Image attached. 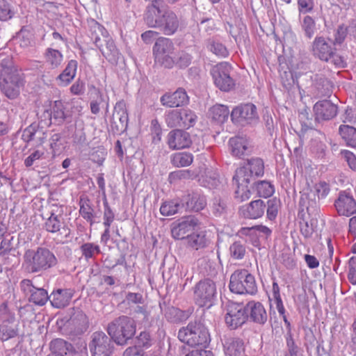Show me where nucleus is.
I'll return each mask as SVG.
<instances>
[{
    "label": "nucleus",
    "instance_id": "f257e3e1",
    "mask_svg": "<svg viewBox=\"0 0 356 356\" xmlns=\"http://www.w3.org/2000/svg\"><path fill=\"white\" fill-rule=\"evenodd\" d=\"M144 20L149 27L158 29L166 35L175 34L179 27L177 15L163 0L152 1L146 7Z\"/></svg>",
    "mask_w": 356,
    "mask_h": 356
},
{
    "label": "nucleus",
    "instance_id": "f03ea898",
    "mask_svg": "<svg viewBox=\"0 0 356 356\" xmlns=\"http://www.w3.org/2000/svg\"><path fill=\"white\" fill-rule=\"evenodd\" d=\"M24 85L23 74L14 65L12 59L7 56L0 63V88L10 99L18 97Z\"/></svg>",
    "mask_w": 356,
    "mask_h": 356
},
{
    "label": "nucleus",
    "instance_id": "7ed1b4c3",
    "mask_svg": "<svg viewBox=\"0 0 356 356\" xmlns=\"http://www.w3.org/2000/svg\"><path fill=\"white\" fill-rule=\"evenodd\" d=\"M107 332L116 344L124 346L136 334V323L133 318L121 315L108 324Z\"/></svg>",
    "mask_w": 356,
    "mask_h": 356
},
{
    "label": "nucleus",
    "instance_id": "20e7f679",
    "mask_svg": "<svg viewBox=\"0 0 356 356\" xmlns=\"http://www.w3.org/2000/svg\"><path fill=\"white\" fill-rule=\"evenodd\" d=\"M57 325L65 334L79 336L87 330L89 322L87 316L81 309L72 307L57 321Z\"/></svg>",
    "mask_w": 356,
    "mask_h": 356
},
{
    "label": "nucleus",
    "instance_id": "39448f33",
    "mask_svg": "<svg viewBox=\"0 0 356 356\" xmlns=\"http://www.w3.org/2000/svg\"><path fill=\"white\" fill-rule=\"evenodd\" d=\"M24 263L29 273H38L45 271L57 264L54 254L46 248L29 249L24 255Z\"/></svg>",
    "mask_w": 356,
    "mask_h": 356
},
{
    "label": "nucleus",
    "instance_id": "423d86ee",
    "mask_svg": "<svg viewBox=\"0 0 356 356\" xmlns=\"http://www.w3.org/2000/svg\"><path fill=\"white\" fill-rule=\"evenodd\" d=\"M179 339L190 346L207 348L211 341L208 329L200 320L190 322L178 332Z\"/></svg>",
    "mask_w": 356,
    "mask_h": 356
},
{
    "label": "nucleus",
    "instance_id": "0eeeda50",
    "mask_svg": "<svg viewBox=\"0 0 356 356\" xmlns=\"http://www.w3.org/2000/svg\"><path fill=\"white\" fill-rule=\"evenodd\" d=\"M231 292L236 294L254 295L257 292V285L254 277L248 270L234 271L229 284Z\"/></svg>",
    "mask_w": 356,
    "mask_h": 356
},
{
    "label": "nucleus",
    "instance_id": "6e6552de",
    "mask_svg": "<svg viewBox=\"0 0 356 356\" xmlns=\"http://www.w3.org/2000/svg\"><path fill=\"white\" fill-rule=\"evenodd\" d=\"M232 65L227 62H221L213 66L210 74L215 86L221 91L229 92L235 87V80L231 76Z\"/></svg>",
    "mask_w": 356,
    "mask_h": 356
},
{
    "label": "nucleus",
    "instance_id": "1a4fd4ad",
    "mask_svg": "<svg viewBox=\"0 0 356 356\" xmlns=\"http://www.w3.org/2000/svg\"><path fill=\"white\" fill-rule=\"evenodd\" d=\"M216 285L210 278L199 281L194 287V299L200 307H211L216 298Z\"/></svg>",
    "mask_w": 356,
    "mask_h": 356
},
{
    "label": "nucleus",
    "instance_id": "9d476101",
    "mask_svg": "<svg viewBox=\"0 0 356 356\" xmlns=\"http://www.w3.org/2000/svg\"><path fill=\"white\" fill-rule=\"evenodd\" d=\"M264 175V162L259 157L248 159L243 166L235 171L234 179H241L243 181L252 183Z\"/></svg>",
    "mask_w": 356,
    "mask_h": 356
},
{
    "label": "nucleus",
    "instance_id": "9b49d317",
    "mask_svg": "<svg viewBox=\"0 0 356 356\" xmlns=\"http://www.w3.org/2000/svg\"><path fill=\"white\" fill-rule=\"evenodd\" d=\"M248 321L247 311L243 303L228 302L226 305L225 321L229 330H236Z\"/></svg>",
    "mask_w": 356,
    "mask_h": 356
},
{
    "label": "nucleus",
    "instance_id": "f8f14e48",
    "mask_svg": "<svg viewBox=\"0 0 356 356\" xmlns=\"http://www.w3.org/2000/svg\"><path fill=\"white\" fill-rule=\"evenodd\" d=\"M230 116L234 124L241 126L254 124L259 119L257 107L251 103L236 106L232 110Z\"/></svg>",
    "mask_w": 356,
    "mask_h": 356
},
{
    "label": "nucleus",
    "instance_id": "ddd939ff",
    "mask_svg": "<svg viewBox=\"0 0 356 356\" xmlns=\"http://www.w3.org/2000/svg\"><path fill=\"white\" fill-rule=\"evenodd\" d=\"M113 342L112 337L104 332H94L89 343L92 356H111L114 348Z\"/></svg>",
    "mask_w": 356,
    "mask_h": 356
},
{
    "label": "nucleus",
    "instance_id": "4468645a",
    "mask_svg": "<svg viewBox=\"0 0 356 356\" xmlns=\"http://www.w3.org/2000/svg\"><path fill=\"white\" fill-rule=\"evenodd\" d=\"M61 215L56 214V211L52 209L50 216L44 222V229L50 233H58L61 243H67L71 239V230L64 221L61 220Z\"/></svg>",
    "mask_w": 356,
    "mask_h": 356
},
{
    "label": "nucleus",
    "instance_id": "2eb2a0df",
    "mask_svg": "<svg viewBox=\"0 0 356 356\" xmlns=\"http://www.w3.org/2000/svg\"><path fill=\"white\" fill-rule=\"evenodd\" d=\"M20 288L30 302L35 305L43 306L49 300V295L46 289L35 286L32 280L24 279L20 282Z\"/></svg>",
    "mask_w": 356,
    "mask_h": 356
},
{
    "label": "nucleus",
    "instance_id": "dca6fc26",
    "mask_svg": "<svg viewBox=\"0 0 356 356\" xmlns=\"http://www.w3.org/2000/svg\"><path fill=\"white\" fill-rule=\"evenodd\" d=\"M334 207L339 216L349 217L356 213V200L348 191H341L339 193Z\"/></svg>",
    "mask_w": 356,
    "mask_h": 356
},
{
    "label": "nucleus",
    "instance_id": "f3484780",
    "mask_svg": "<svg viewBox=\"0 0 356 356\" xmlns=\"http://www.w3.org/2000/svg\"><path fill=\"white\" fill-rule=\"evenodd\" d=\"M184 210L198 212L207 204V197L200 190L188 191L181 197Z\"/></svg>",
    "mask_w": 356,
    "mask_h": 356
},
{
    "label": "nucleus",
    "instance_id": "a211bd4d",
    "mask_svg": "<svg viewBox=\"0 0 356 356\" xmlns=\"http://www.w3.org/2000/svg\"><path fill=\"white\" fill-rule=\"evenodd\" d=\"M302 81L307 85L314 86L321 96H328L332 92V83L323 74L306 73L302 77Z\"/></svg>",
    "mask_w": 356,
    "mask_h": 356
},
{
    "label": "nucleus",
    "instance_id": "6ab92c4d",
    "mask_svg": "<svg viewBox=\"0 0 356 356\" xmlns=\"http://www.w3.org/2000/svg\"><path fill=\"white\" fill-rule=\"evenodd\" d=\"M162 106L167 108H175L187 105L189 103V97L186 90L178 88L174 92H167L160 97Z\"/></svg>",
    "mask_w": 356,
    "mask_h": 356
},
{
    "label": "nucleus",
    "instance_id": "aec40b11",
    "mask_svg": "<svg viewBox=\"0 0 356 356\" xmlns=\"http://www.w3.org/2000/svg\"><path fill=\"white\" fill-rule=\"evenodd\" d=\"M315 120L327 121L333 119L338 113V106L330 100L318 101L313 107Z\"/></svg>",
    "mask_w": 356,
    "mask_h": 356
},
{
    "label": "nucleus",
    "instance_id": "412c9836",
    "mask_svg": "<svg viewBox=\"0 0 356 356\" xmlns=\"http://www.w3.org/2000/svg\"><path fill=\"white\" fill-rule=\"evenodd\" d=\"M197 225V219L191 216H187L172 227V236L177 240H188Z\"/></svg>",
    "mask_w": 356,
    "mask_h": 356
},
{
    "label": "nucleus",
    "instance_id": "4be33fe9",
    "mask_svg": "<svg viewBox=\"0 0 356 356\" xmlns=\"http://www.w3.org/2000/svg\"><path fill=\"white\" fill-rule=\"evenodd\" d=\"M128 113L124 103H117L111 122L112 131L117 134L124 132L128 127Z\"/></svg>",
    "mask_w": 356,
    "mask_h": 356
},
{
    "label": "nucleus",
    "instance_id": "5701e85b",
    "mask_svg": "<svg viewBox=\"0 0 356 356\" xmlns=\"http://www.w3.org/2000/svg\"><path fill=\"white\" fill-rule=\"evenodd\" d=\"M46 138L47 134L35 123L27 127L22 134V140L26 144V147L31 143H33L34 147H38L42 145Z\"/></svg>",
    "mask_w": 356,
    "mask_h": 356
},
{
    "label": "nucleus",
    "instance_id": "b1692460",
    "mask_svg": "<svg viewBox=\"0 0 356 356\" xmlns=\"http://www.w3.org/2000/svg\"><path fill=\"white\" fill-rule=\"evenodd\" d=\"M49 120H54V124L57 125L63 124L65 122H72V111L67 110L66 106L60 100L55 101L53 104L51 111H46Z\"/></svg>",
    "mask_w": 356,
    "mask_h": 356
},
{
    "label": "nucleus",
    "instance_id": "393cba45",
    "mask_svg": "<svg viewBox=\"0 0 356 356\" xmlns=\"http://www.w3.org/2000/svg\"><path fill=\"white\" fill-rule=\"evenodd\" d=\"M192 144L190 134L183 129H176L168 134V145L172 149H179L189 147Z\"/></svg>",
    "mask_w": 356,
    "mask_h": 356
},
{
    "label": "nucleus",
    "instance_id": "a878e982",
    "mask_svg": "<svg viewBox=\"0 0 356 356\" xmlns=\"http://www.w3.org/2000/svg\"><path fill=\"white\" fill-rule=\"evenodd\" d=\"M248 320L259 324L264 325L268 320V314L264 305L260 302L254 300L248 302L245 305Z\"/></svg>",
    "mask_w": 356,
    "mask_h": 356
},
{
    "label": "nucleus",
    "instance_id": "bb28decb",
    "mask_svg": "<svg viewBox=\"0 0 356 356\" xmlns=\"http://www.w3.org/2000/svg\"><path fill=\"white\" fill-rule=\"evenodd\" d=\"M266 204L262 200H257L242 206L239 213L245 218L257 219L262 217L266 211Z\"/></svg>",
    "mask_w": 356,
    "mask_h": 356
},
{
    "label": "nucleus",
    "instance_id": "cd10ccee",
    "mask_svg": "<svg viewBox=\"0 0 356 356\" xmlns=\"http://www.w3.org/2000/svg\"><path fill=\"white\" fill-rule=\"evenodd\" d=\"M231 153L233 156L241 158L250 155L253 151V147L246 138L236 136L229 140Z\"/></svg>",
    "mask_w": 356,
    "mask_h": 356
},
{
    "label": "nucleus",
    "instance_id": "c85d7f7f",
    "mask_svg": "<svg viewBox=\"0 0 356 356\" xmlns=\"http://www.w3.org/2000/svg\"><path fill=\"white\" fill-rule=\"evenodd\" d=\"M74 293L72 289H57L49 295V301L54 308L62 309L67 307Z\"/></svg>",
    "mask_w": 356,
    "mask_h": 356
},
{
    "label": "nucleus",
    "instance_id": "c756f323",
    "mask_svg": "<svg viewBox=\"0 0 356 356\" xmlns=\"http://www.w3.org/2000/svg\"><path fill=\"white\" fill-rule=\"evenodd\" d=\"M312 50L314 56L323 61L328 62L335 49L326 41L324 37L320 36L314 39Z\"/></svg>",
    "mask_w": 356,
    "mask_h": 356
},
{
    "label": "nucleus",
    "instance_id": "7c9ffc66",
    "mask_svg": "<svg viewBox=\"0 0 356 356\" xmlns=\"http://www.w3.org/2000/svg\"><path fill=\"white\" fill-rule=\"evenodd\" d=\"M49 348L47 356H72L76 352L72 343L62 339L52 340Z\"/></svg>",
    "mask_w": 356,
    "mask_h": 356
},
{
    "label": "nucleus",
    "instance_id": "2f4dec72",
    "mask_svg": "<svg viewBox=\"0 0 356 356\" xmlns=\"http://www.w3.org/2000/svg\"><path fill=\"white\" fill-rule=\"evenodd\" d=\"M97 47L108 62L113 64L118 63L120 53L113 38L110 35L105 38L100 44H98Z\"/></svg>",
    "mask_w": 356,
    "mask_h": 356
},
{
    "label": "nucleus",
    "instance_id": "473e14b6",
    "mask_svg": "<svg viewBox=\"0 0 356 356\" xmlns=\"http://www.w3.org/2000/svg\"><path fill=\"white\" fill-rule=\"evenodd\" d=\"M225 356H248L244 341L239 337H229L223 343Z\"/></svg>",
    "mask_w": 356,
    "mask_h": 356
},
{
    "label": "nucleus",
    "instance_id": "72a5a7b5",
    "mask_svg": "<svg viewBox=\"0 0 356 356\" xmlns=\"http://www.w3.org/2000/svg\"><path fill=\"white\" fill-rule=\"evenodd\" d=\"M300 207H305L309 215L316 214L319 210V204L316 193L309 188H305L301 193Z\"/></svg>",
    "mask_w": 356,
    "mask_h": 356
},
{
    "label": "nucleus",
    "instance_id": "f704fd0d",
    "mask_svg": "<svg viewBox=\"0 0 356 356\" xmlns=\"http://www.w3.org/2000/svg\"><path fill=\"white\" fill-rule=\"evenodd\" d=\"M77 67L78 62L76 60H69L65 69L56 79L58 85L62 87L68 86L76 76Z\"/></svg>",
    "mask_w": 356,
    "mask_h": 356
},
{
    "label": "nucleus",
    "instance_id": "c9c22d12",
    "mask_svg": "<svg viewBox=\"0 0 356 356\" xmlns=\"http://www.w3.org/2000/svg\"><path fill=\"white\" fill-rule=\"evenodd\" d=\"M211 211L216 218H225L229 211L228 198L220 195L215 196L211 200Z\"/></svg>",
    "mask_w": 356,
    "mask_h": 356
},
{
    "label": "nucleus",
    "instance_id": "e433bc0d",
    "mask_svg": "<svg viewBox=\"0 0 356 356\" xmlns=\"http://www.w3.org/2000/svg\"><path fill=\"white\" fill-rule=\"evenodd\" d=\"M88 26L90 37L96 47L109 35L107 30L95 19L88 21Z\"/></svg>",
    "mask_w": 356,
    "mask_h": 356
},
{
    "label": "nucleus",
    "instance_id": "4c0bfd02",
    "mask_svg": "<svg viewBox=\"0 0 356 356\" xmlns=\"http://www.w3.org/2000/svg\"><path fill=\"white\" fill-rule=\"evenodd\" d=\"M88 26L90 37L96 47L109 35L107 30L95 19L88 21Z\"/></svg>",
    "mask_w": 356,
    "mask_h": 356
},
{
    "label": "nucleus",
    "instance_id": "58836bf2",
    "mask_svg": "<svg viewBox=\"0 0 356 356\" xmlns=\"http://www.w3.org/2000/svg\"><path fill=\"white\" fill-rule=\"evenodd\" d=\"M232 181L237 186V188L234 192V198L239 202L249 200L253 192L251 188L252 183L243 181L241 179H235L234 176Z\"/></svg>",
    "mask_w": 356,
    "mask_h": 356
},
{
    "label": "nucleus",
    "instance_id": "ea45409f",
    "mask_svg": "<svg viewBox=\"0 0 356 356\" xmlns=\"http://www.w3.org/2000/svg\"><path fill=\"white\" fill-rule=\"evenodd\" d=\"M175 50V45L172 41L167 38L159 37L153 47V53L156 56L164 54H172Z\"/></svg>",
    "mask_w": 356,
    "mask_h": 356
},
{
    "label": "nucleus",
    "instance_id": "a19ab883",
    "mask_svg": "<svg viewBox=\"0 0 356 356\" xmlns=\"http://www.w3.org/2000/svg\"><path fill=\"white\" fill-rule=\"evenodd\" d=\"M251 188L259 197L264 198L272 196L275 192L274 186L270 181L266 180L252 181Z\"/></svg>",
    "mask_w": 356,
    "mask_h": 356
},
{
    "label": "nucleus",
    "instance_id": "79ce46f5",
    "mask_svg": "<svg viewBox=\"0 0 356 356\" xmlns=\"http://www.w3.org/2000/svg\"><path fill=\"white\" fill-rule=\"evenodd\" d=\"M79 213L90 225L95 223L94 218L97 216L95 209L88 197H81L79 201Z\"/></svg>",
    "mask_w": 356,
    "mask_h": 356
},
{
    "label": "nucleus",
    "instance_id": "37998d69",
    "mask_svg": "<svg viewBox=\"0 0 356 356\" xmlns=\"http://www.w3.org/2000/svg\"><path fill=\"white\" fill-rule=\"evenodd\" d=\"M339 134L347 146L356 148L355 127L347 124H341L339 127Z\"/></svg>",
    "mask_w": 356,
    "mask_h": 356
},
{
    "label": "nucleus",
    "instance_id": "c03bdc74",
    "mask_svg": "<svg viewBox=\"0 0 356 356\" xmlns=\"http://www.w3.org/2000/svg\"><path fill=\"white\" fill-rule=\"evenodd\" d=\"M188 245L194 250H198L205 248L209 243V240L207 238L204 232H193L189 236Z\"/></svg>",
    "mask_w": 356,
    "mask_h": 356
},
{
    "label": "nucleus",
    "instance_id": "a18cd8bd",
    "mask_svg": "<svg viewBox=\"0 0 356 356\" xmlns=\"http://www.w3.org/2000/svg\"><path fill=\"white\" fill-rule=\"evenodd\" d=\"M184 206L181 200H173L163 202L160 207V212L164 216H172L182 212Z\"/></svg>",
    "mask_w": 356,
    "mask_h": 356
},
{
    "label": "nucleus",
    "instance_id": "49530a36",
    "mask_svg": "<svg viewBox=\"0 0 356 356\" xmlns=\"http://www.w3.org/2000/svg\"><path fill=\"white\" fill-rule=\"evenodd\" d=\"M44 56L46 63L52 70L58 68L63 60V56L60 51L50 47L45 50Z\"/></svg>",
    "mask_w": 356,
    "mask_h": 356
},
{
    "label": "nucleus",
    "instance_id": "de8ad7c7",
    "mask_svg": "<svg viewBox=\"0 0 356 356\" xmlns=\"http://www.w3.org/2000/svg\"><path fill=\"white\" fill-rule=\"evenodd\" d=\"M209 113L213 120L222 123L227 120L229 111L227 106L216 104L209 109Z\"/></svg>",
    "mask_w": 356,
    "mask_h": 356
},
{
    "label": "nucleus",
    "instance_id": "09e8293b",
    "mask_svg": "<svg viewBox=\"0 0 356 356\" xmlns=\"http://www.w3.org/2000/svg\"><path fill=\"white\" fill-rule=\"evenodd\" d=\"M229 254L233 259H243L246 254L245 241L240 240L232 243L229 246Z\"/></svg>",
    "mask_w": 356,
    "mask_h": 356
},
{
    "label": "nucleus",
    "instance_id": "8fccbe9b",
    "mask_svg": "<svg viewBox=\"0 0 356 356\" xmlns=\"http://www.w3.org/2000/svg\"><path fill=\"white\" fill-rule=\"evenodd\" d=\"M50 149L52 151V156L59 155L65 149V140L60 134H54L50 138Z\"/></svg>",
    "mask_w": 356,
    "mask_h": 356
},
{
    "label": "nucleus",
    "instance_id": "3c124183",
    "mask_svg": "<svg viewBox=\"0 0 356 356\" xmlns=\"http://www.w3.org/2000/svg\"><path fill=\"white\" fill-rule=\"evenodd\" d=\"M159 307L168 321L175 323L180 319L181 311L178 308L167 306L165 301L159 302Z\"/></svg>",
    "mask_w": 356,
    "mask_h": 356
},
{
    "label": "nucleus",
    "instance_id": "603ef678",
    "mask_svg": "<svg viewBox=\"0 0 356 356\" xmlns=\"http://www.w3.org/2000/svg\"><path fill=\"white\" fill-rule=\"evenodd\" d=\"M193 161V154L185 152L176 153L171 158L172 164L177 168L188 166Z\"/></svg>",
    "mask_w": 356,
    "mask_h": 356
},
{
    "label": "nucleus",
    "instance_id": "864d4df0",
    "mask_svg": "<svg viewBox=\"0 0 356 356\" xmlns=\"http://www.w3.org/2000/svg\"><path fill=\"white\" fill-rule=\"evenodd\" d=\"M181 127L184 129H188L195 125L197 115L195 112L190 109L181 108Z\"/></svg>",
    "mask_w": 356,
    "mask_h": 356
},
{
    "label": "nucleus",
    "instance_id": "5fc2aeb1",
    "mask_svg": "<svg viewBox=\"0 0 356 356\" xmlns=\"http://www.w3.org/2000/svg\"><path fill=\"white\" fill-rule=\"evenodd\" d=\"M266 216L268 220H274L278 213V210L280 207V201L277 198H272L266 201Z\"/></svg>",
    "mask_w": 356,
    "mask_h": 356
},
{
    "label": "nucleus",
    "instance_id": "6e6d98bb",
    "mask_svg": "<svg viewBox=\"0 0 356 356\" xmlns=\"http://www.w3.org/2000/svg\"><path fill=\"white\" fill-rule=\"evenodd\" d=\"M152 345V339L149 332L145 330L136 338L135 346L138 348H148Z\"/></svg>",
    "mask_w": 356,
    "mask_h": 356
},
{
    "label": "nucleus",
    "instance_id": "4d7b16f0",
    "mask_svg": "<svg viewBox=\"0 0 356 356\" xmlns=\"http://www.w3.org/2000/svg\"><path fill=\"white\" fill-rule=\"evenodd\" d=\"M286 352L285 356H303L302 350L295 342L293 335L286 337Z\"/></svg>",
    "mask_w": 356,
    "mask_h": 356
},
{
    "label": "nucleus",
    "instance_id": "13d9d810",
    "mask_svg": "<svg viewBox=\"0 0 356 356\" xmlns=\"http://www.w3.org/2000/svg\"><path fill=\"white\" fill-rule=\"evenodd\" d=\"M181 109L168 111L165 115V122L169 127H181Z\"/></svg>",
    "mask_w": 356,
    "mask_h": 356
},
{
    "label": "nucleus",
    "instance_id": "bf43d9fd",
    "mask_svg": "<svg viewBox=\"0 0 356 356\" xmlns=\"http://www.w3.org/2000/svg\"><path fill=\"white\" fill-rule=\"evenodd\" d=\"M80 249L81 250L82 255L86 259L92 258L95 254L100 253L99 246L92 243H83L80 247Z\"/></svg>",
    "mask_w": 356,
    "mask_h": 356
},
{
    "label": "nucleus",
    "instance_id": "052dcab7",
    "mask_svg": "<svg viewBox=\"0 0 356 356\" xmlns=\"http://www.w3.org/2000/svg\"><path fill=\"white\" fill-rule=\"evenodd\" d=\"M301 26L305 32V36L309 39L312 38L316 31V22L314 19L309 15L305 16L303 18Z\"/></svg>",
    "mask_w": 356,
    "mask_h": 356
},
{
    "label": "nucleus",
    "instance_id": "680f3d73",
    "mask_svg": "<svg viewBox=\"0 0 356 356\" xmlns=\"http://www.w3.org/2000/svg\"><path fill=\"white\" fill-rule=\"evenodd\" d=\"M193 177L194 172L190 170H178L170 172L168 179L170 182L172 183L178 180L191 179Z\"/></svg>",
    "mask_w": 356,
    "mask_h": 356
},
{
    "label": "nucleus",
    "instance_id": "e2e57ef3",
    "mask_svg": "<svg viewBox=\"0 0 356 356\" xmlns=\"http://www.w3.org/2000/svg\"><path fill=\"white\" fill-rule=\"evenodd\" d=\"M14 11L7 0H0V20L7 21L13 17Z\"/></svg>",
    "mask_w": 356,
    "mask_h": 356
},
{
    "label": "nucleus",
    "instance_id": "0e129e2a",
    "mask_svg": "<svg viewBox=\"0 0 356 356\" xmlns=\"http://www.w3.org/2000/svg\"><path fill=\"white\" fill-rule=\"evenodd\" d=\"M257 231L265 234L266 236H270L272 233V230L270 228L262 225L252 227H243L241 229V232L245 235L253 236L256 235Z\"/></svg>",
    "mask_w": 356,
    "mask_h": 356
},
{
    "label": "nucleus",
    "instance_id": "69168bd1",
    "mask_svg": "<svg viewBox=\"0 0 356 356\" xmlns=\"http://www.w3.org/2000/svg\"><path fill=\"white\" fill-rule=\"evenodd\" d=\"M192 56L188 53L181 51L175 57V65L180 69H185L190 65L192 61Z\"/></svg>",
    "mask_w": 356,
    "mask_h": 356
},
{
    "label": "nucleus",
    "instance_id": "338daca9",
    "mask_svg": "<svg viewBox=\"0 0 356 356\" xmlns=\"http://www.w3.org/2000/svg\"><path fill=\"white\" fill-rule=\"evenodd\" d=\"M104 204V227H111V225L115 219V214L108 204L106 197L103 200Z\"/></svg>",
    "mask_w": 356,
    "mask_h": 356
},
{
    "label": "nucleus",
    "instance_id": "774afa93",
    "mask_svg": "<svg viewBox=\"0 0 356 356\" xmlns=\"http://www.w3.org/2000/svg\"><path fill=\"white\" fill-rule=\"evenodd\" d=\"M0 318L3 324L5 323H12L15 319V313L11 312L6 302H3L0 305Z\"/></svg>",
    "mask_w": 356,
    "mask_h": 356
}]
</instances>
